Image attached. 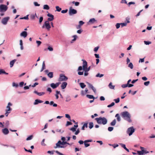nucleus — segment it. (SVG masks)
Instances as JSON below:
<instances>
[{
	"mask_svg": "<svg viewBox=\"0 0 155 155\" xmlns=\"http://www.w3.org/2000/svg\"><path fill=\"white\" fill-rule=\"evenodd\" d=\"M84 71V76H87L88 74V73L87 72L88 71H87L86 70Z\"/></svg>",
	"mask_w": 155,
	"mask_h": 155,
	"instance_id": "nucleus-62",
	"label": "nucleus"
},
{
	"mask_svg": "<svg viewBox=\"0 0 155 155\" xmlns=\"http://www.w3.org/2000/svg\"><path fill=\"white\" fill-rule=\"evenodd\" d=\"M61 145V141L59 140L58 141V143H56V146L54 147L55 149L57 148L58 147L59 148H64V147L63 146Z\"/></svg>",
	"mask_w": 155,
	"mask_h": 155,
	"instance_id": "nucleus-10",
	"label": "nucleus"
},
{
	"mask_svg": "<svg viewBox=\"0 0 155 155\" xmlns=\"http://www.w3.org/2000/svg\"><path fill=\"white\" fill-rule=\"evenodd\" d=\"M82 61H83V70H84L86 67L87 66V62L84 60H82Z\"/></svg>",
	"mask_w": 155,
	"mask_h": 155,
	"instance_id": "nucleus-15",
	"label": "nucleus"
},
{
	"mask_svg": "<svg viewBox=\"0 0 155 155\" xmlns=\"http://www.w3.org/2000/svg\"><path fill=\"white\" fill-rule=\"evenodd\" d=\"M32 137H33L32 135H30L29 137H28L26 139V140H31L32 139Z\"/></svg>",
	"mask_w": 155,
	"mask_h": 155,
	"instance_id": "nucleus-47",
	"label": "nucleus"
},
{
	"mask_svg": "<svg viewBox=\"0 0 155 155\" xmlns=\"http://www.w3.org/2000/svg\"><path fill=\"white\" fill-rule=\"evenodd\" d=\"M114 128L112 127H109L108 128V130L109 131H111L113 130Z\"/></svg>",
	"mask_w": 155,
	"mask_h": 155,
	"instance_id": "nucleus-48",
	"label": "nucleus"
},
{
	"mask_svg": "<svg viewBox=\"0 0 155 155\" xmlns=\"http://www.w3.org/2000/svg\"><path fill=\"white\" fill-rule=\"evenodd\" d=\"M77 13V11L74 9H72L71 8L69 11V15H71L73 14H75Z\"/></svg>",
	"mask_w": 155,
	"mask_h": 155,
	"instance_id": "nucleus-8",
	"label": "nucleus"
},
{
	"mask_svg": "<svg viewBox=\"0 0 155 155\" xmlns=\"http://www.w3.org/2000/svg\"><path fill=\"white\" fill-rule=\"evenodd\" d=\"M43 102L42 101L39 100L38 99H36L35 100V101L34 103V105H36L38 104V103H42Z\"/></svg>",
	"mask_w": 155,
	"mask_h": 155,
	"instance_id": "nucleus-21",
	"label": "nucleus"
},
{
	"mask_svg": "<svg viewBox=\"0 0 155 155\" xmlns=\"http://www.w3.org/2000/svg\"><path fill=\"white\" fill-rule=\"evenodd\" d=\"M12 86L13 87H18V85L17 84H16L15 82H13L12 83Z\"/></svg>",
	"mask_w": 155,
	"mask_h": 155,
	"instance_id": "nucleus-43",
	"label": "nucleus"
},
{
	"mask_svg": "<svg viewBox=\"0 0 155 155\" xmlns=\"http://www.w3.org/2000/svg\"><path fill=\"white\" fill-rule=\"evenodd\" d=\"M60 84L61 83L60 82L56 83L55 84L52 83L50 84V86L52 88L54 89L58 87Z\"/></svg>",
	"mask_w": 155,
	"mask_h": 155,
	"instance_id": "nucleus-9",
	"label": "nucleus"
},
{
	"mask_svg": "<svg viewBox=\"0 0 155 155\" xmlns=\"http://www.w3.org/2000/svg\"><path fill=\"white\" fill-rule=\"evenodd\" d=\"M115 104V103L114 102H112L110 104H109L107 106V107H111L113 106H114Z\"/></svg>",
	"mask_w": 155,
	"mask_h": 155,
	"instance_id": "nucleus-46",
	"label": "nucleus"
},
{
	"mask_svg": "<svg viewBox=\"0 0 155 155\" xmlns=\"http://www.w3.org/2000/svg\"><path fill=\"white\" fill-rule=\"evenodd\" d=\"M12 106V104L10 102H9L8 103V105L6 107V109L5 110L6 113L5 114V115L7 117L9 113L11 112L12 110V109L10 107V106Z\"/></svg>",
	"mask_w": 155,
	"mask_h": 155,
	"instance_id": "nucleus-3",
	"label": "nucleus"
},
{
	"mask_svg": "<svg viewBox=\"0 0 155 155\" xmlns=\"http://www.w3.org/2000/svg\"><path fill=\"white\" fill-rule=\"evenodd\" d=\"M86 97L89 99H94V97L92 95L87 94L86 95Z\"/></svg>",
	"mask_w": 155,
	"mask_h": 155,
	"instance_id": "nucleus-34",
	"label": "nucleus"
},
{
	"mask_svg": "<svg viewBox=\"0 0 155 155\" xmlns=\"http://www.w3.org/2000/svg\"><path fill=\"white\" fill-rule=\"evenodd\" d=\"M8 9V7L5 5H0V12L3 11L5 12Z\"/></svg>",
	"mask_w": 155,
	"mask_h": 155,
	"instance_id": "nucleus-7",
	"label": "nucleus"
},
{
	"mask_svg": "<svg viewBox=\"0 0 155 155\" xmlns=\"http://www.w3.org/2000/svg\"><path fill=\"white\" fill-rule=\"evenodd\" d=\"M61 143L62 145H64V144H67V143H68V142H67L66 141H63L62 142L61 141Z\"/></svg>",
	"mask_w": 155,
	"mask_h": 155,
	"instance_id": "nucleus-60",
	"label": "nucleus"
},
{
	"mask_svg": "<svg viewBox=\"0 0 155 155\" xmlns=\"http://www.w3.org/2000/svg\"><path fill=\"white\" fill-rule=\"evenodd\" d=\"M16 59H14L12 61H11L10 62V67L11 68H12L15 62L16 61Z\"/></svg>",
	"mask_w": 155,
	"mask_h": 155,
	"instance_id": "nucleus-23",
	"label": "nucleus"
},
{
	"mask_svg": "<svg viewBox=\"0 0 155 155\" xmlns=\"http://www.w3.org/2000/svg\"><path fill=\"white\" fill-rule=\"evenodd\" d=\"M68 11V10L67 9H66L65 10H62L61 11V12L62 13H65L67 12Z\"/></svg>",
	"mask_w": 155,
	"mask_h": 155,
	"instance_id": "nucleus-55",
	"label": "nucleus"
},
{
	"mask_svg": "<svg viewBox=\"0 0 155 155\" xmlns=\"http://www.w3.org/2000/svg\"><path fill=\"white\" fill-rule=\"evenodd\" d=\"M50 8L48 5H44L43 9L47 10H48Z\"/></svg>",
	"mask_w": 155,
	"mask_h": 155,
	"instance_id": "nucleus-31",
	"label": "nucleus"
},
{
	"mask_svg": "<svg viewBox=\"0 0 155 155\" xmlns=\"http://www.w3.org/2000/svg\"><path fill=\"white\" fill-rule=\"evenodd\" d=\"M109 87L111 89H114V86L112 85V83L111 82H110L109 84Z\"/></svg>",
	"mask_w": 155,
	"mask_h": 155,
	"instance_id": "nucleus-32",
	"label": "nucleus"
},
{
	"mask_svg": "<svg viewBox=\"0 0 155 155\" xmlns=\"http://www.w3.org/2000/svg\"><path fill=\"white\" fill-rule=\"evenodd\" d=\"M94 126L93 123L92 122H91L89 123V128L90 129H91Z\"/></svg>",
	"mask_w": 155,
	"mask_h": 155,
	"instance_id": "nucleus-37",
	"label": "nucleus"
},
{
	"mask_svg": "<svg viewBox=\"0 0 155 155\" xmlns=\"http://www.w3.org/2000/svg\"><path fill=\"white\" fill-rule=\"evenodd\" d=\"M84 23L82 21H79V25H80L81 26L83 25L84 24Z\"/></svg>",
	"mask_w": 155,
	"mask_h": 155,
	"instance_id": "nucleus-54",
	"label": "nucleus"
},
{
	"mask_svg": "<svg viewBox=\"0 0 155 155\" xmlns=\"http://www.w3.org/2000/svg\"><path fill=\"white\" fill-rule=\"evenodd\" d=\"M70 130L74 132L76 131V129L74 127H72L70 129Z\"/></svg>",
	"mask_w": 155,
	"mask_h": 155,
	"instance_id": "nucleus-56",
	"label": "nucleus"
},
{
	"mask_svg": "<svg viewBox=\"0 0 155 155\" xmlns=\"http://www.w3.org/2000/svg\"><path fill=\"white\" fill-rule=\"evenodd\" d=\"M47 91H49L50 93H51L52 91L50 87H48L47 89Z\"/></svg>",
	"mask_w": 155,
	"mask_h": 155,
	"instance_id": "nucleus-64",
	"label": "nucleus"
},
{
	"mask_svg": "<svg viewBox=\"0 0 155 155\" xmlns=\"http://www.w3.org/2000/svg\"><path fill=\"white\" fill-rule=\"evenodd\" d=\"M80 85L81 87L82 88H84L86 86V85L83 83H81L80 84Z\"/></svg>",
	"mask_w": 155,
	"mask_h": 155,
	"instance_id": "nucleus-36",
	"label": "nucleus"
},
{
	"mask_svg": "<svg viewBox=\"0 0 155 155\" xmlns=\"http://www.w3.org/2000/svg\"><path fill=\"white\" fill-rule=\"evenodd\" d=\"M121 114L122 117L125 120H127L129 122H131L130 115L127 111L122 112Z\"/></svg>",
	"mask_w": 155,
	"mask_h": 155,
	"instance_id": "nucleus-1",
	"label": "nucleus"
},
{
	"mask_svg": "<svg viewBox=\"0 0 155 155\" xmlns=\"http://www.w3.org/2000/svg\"><path fill=\"white\" fill-rule=\"evenodd\" d=\"M68 79V78L64 74H61L60 75V77L59 79V81H67Z\"/></svg>",
	"mask_w": 155,
	"mask_h": 155,
	"instance_id": "nucleus-6",
	"label": "nucleus"
},
{
	"mask_svg": "<svg viewBox=\"0 0 155 155\" xmlns=\"http://www.w3.org/2000/svg\"><path fill=\"white\" fill-rule=\"evenodd\" d=\"M34 93L37 94L39 96H41L45 94V93L44 92H38L37 91H34Z\"/></svg>",
	"mask_w": 155,
	"mask_h": 155,
	"instance_id": "nucleus-19",
	"label": "nucleus"
},
{
	"mask_svg": "<svg viewBox=\"0 0 155 155\" xmlns=\"http://www.w3.org/2000/svg\"><path fill=\"white\" fill-rule=\"evenodd\" d=\"M120 24L121 26H122V27H123L124 26H126L127 25V23H121Z\"/></svg>",
	"mask_w": 155,
	"mask_h": 155,
	"instance_id": "nucleus-57",
	"label": "nucleus"
},
{
	"mask_svg": "<svg viewBox=\"0 0 155 155\" xmlns=\"http://www.w3.org/2000/svg\"><path fill=\"white\" fill-rule=\"evenodd\" d=\"M35 17H37L36 14H35V15L31 14L30 15V18L31 20H33L35 19Z\"/></svg>",
	"mask_w": 155,
	"mask_h": 155,
	"instance_id": "nucleus-22",
	"label": "nucleus"
},
{
	"mask_svg": "<svg viewBox=\"0 0 155 155\" xmlns=\"http://www.w3.org/2000/svg\"><path fill=\"white\" fill-rule=\"evenodd\" d=\"M120 145H121V147H123L124 149H125L128 152H129V150L127 149L125 146V145L124 144L121 143Z\"/></svg>",
	"mask_w": 155,
	"mask_h": 155,
	"instance_id": "nucleus-26",
	"label": "nucleus"
},
{
	"mask_svg": "<svg viewBox=\"0 0 155 155\" xmlns=\"http://www.w3.org/2000/svg\"><path fill=\"white\" fill-rule=\"evenodd\" d=\"M49 21H46L44 22V24L43 25L42 27V28H45L48 31H49L50 28H51V26L50 24Z\"/></svg>",
	"mask_w": 155,
	"mask_h": 155,
	"instance_id": "nucleus-4",
	"label": "nucleus"
},
{
	"mask_svg": "<svg viewBox=\"0 0 155 155\" xmlns=\"http://www.w3.org/2000/svg\"><path fill=\"white\" fill-rule=\"evenodd\" d=\"M31 86V85H29V86H25L24 87V88L25 90L28 89L29 88V87H30Z\"/></svg>",
	"mask_w": 155,
	"mask_h": 155,
	"instance_id": "nucleus-58",
	"label": "nucleus"
},
{
	"mask_svg": "<svg viewBox=\"0 0 155 155\" xmlns=\"http://www.w3.org/2000/svg\"><path fill=\"white\" fill-rule=\"evenodd\" d=\"M43 19V18L42 16L39 19V23L40 24H41L42 21Z\"/></svg>",
	"mask_w": 155,
	"mask_h": 155,
	"instance_id": "nucleus-42",
	"label": "nucleus"
},
{
	"mask_svg": "<svg viewBox=\"0 0 155 155\" xmlns=\"http://www.w3.org/2000/svg\"><path fill=\"white\" fill-rule=\"evenodd\" d=\"M103 74H100V73H98L96 76V77H99L100 78L104 76Z\"/></svg>",
	"mask_w": 155,
	"mask_h": 155,
	"instance_id": "nucleus-41",
	"label": "nucleus"
},
{
	"mask_svg": "<svg viewBox=\"0 0 155 155\" xmlns=\"http://www.w3.org/2000/svg\"><path fill=\"white\" fill-rule=\"evenodd\" d=\"M5 74L7 75L8 74V73L6 72L5 71H4L3 69H0V74Z\"/></svg>",
	"mask_w": 155,
	"mask_h": 155,
	"instance_id": "nucleus-30",
	"label": "nucleus"
},
{
	"mask_svg": "<svg viewBox=\"0 0 155 155\" xmlns=\"http://www.w3.org/2000/svg\"><path fill=\"white\" fill-rule=\"evenodd\" d=\"M116 123V120L115 119H114L113 121L110 123V124L111 126H114Z\"/></svg>",
	"mask_w": 155,
	"mask_h": 155,
	"instance_id": "nucleus-33",
	"label": "nucleus"
},
{
	"mask_svg": "<svg viewBox=\"0 0 155 155\" xmlns=\"http://www.w3.org/2000/svg\"><path fill=\"white\" fill-rule=\"evenodd\" d=\"M71 100V99L70 97L69 96H67L66 98V100L65 101L66 102H69Z\"/></svg>",
	"mask_w": 155,
	"mask_h": 155,
	"instance_id": "nucleus-35",
	"label": "nucleus"
},
{
	"mask_svg": "<svg viewBox=\"0 0 155 155\" xmlns=\"http://www.w3.org/2000/svg\"><path fill=\"white\" fill-rule=\"evenodd\" d=\"M128 67L131 69H132L133 68V65L132 63L131 62L128 65Z\"/></svg>",
	"mask_w": 155,
	"mask_h": 155,
	"instance_id": "nucleus-40",
	"label": "nucleus"
},
{
	"mask_svg": "<svg viewBox=\"0 0 155 155\" xmlns=\"http://www.w3.org/2000/svg\"><path fill=\"white\" fill-rule=\"evenodd\" d=\"M90 67H91L90 66H89L88 68H87V67H86V68H85V69L84 70H83L84 71H89L90 69Z\"/></svg>",
	"mask_w": 155,
	"mask_h": 155,
	"instance_id": "nucleus-50",
	"label": "nucleus"
},
{
	"mask_svg": "<svg viewBox=\"0 0 155 155\" xmlns=\"http://www.w3.org/2000/svg\"><path fill=\"white\" fill-rule=\"evenodd\" d=\"M49 104L51 105H53V107H56L57 106V104H56L54 103V102L53 101H51Z\"/></svg>",
	"mask_w": 155,
	"mask_h": 155,
	"instance_id": "nucleus-29",
	"label": "nucleus"
},
{
	"mask_svg": "<svg viewBox=\"0 0 155 155\" xmlns=\"http://www.w3.org/2000/svg\"><path fill=\"white\" fill-rule=\"evenodd\" d=\"M120 24L119 23H117L116 25V26L117 29L119 28L120 27Z\"/></svg>",
	"mask_w": 155,
	"mask_h": 155,
	"instance_id": "nucleus-52",
	"label": "nucleus"
},
{
	"mask_svg": "<svg viewBox=\"0 0 155 155\" xmlns=\"http://www.w3.org/2000/svg\"><path fill=\"white\" fill-rule=\"evenodd\" d=\"M128 84H123L122 85L121 87L123 88H125L128 87Z\"/></svg>",
	"mask_w": 155,
	"mask_h": 155,
	"instance_id": "nucleus-53",
	"label": "nucleus"
},
{
	"mask_svg": "<svg viewBox=\"0 0 155 155\" xmlns=\"http://www.w3.org/2000/svg\"><path fill=\"white\" fill-rule=\"evenodd\" d=\"M48 76L50 78H52L53 77V73L50 72L47 74Z\"/></svg>",
	"mask_w": 155,
	"mask_h": 155,
	"instance_id": "nucleus-25",
	"label": "nucleus"
},
{
	"mask_svg": "<svg viewBox=\"0 0 155 155\" xmlns=\"http://www.w3.org/2000/svg\"><path fill=\"white\" fill-rule=\"evenodd\" d=\"M97 123L99 124H106L107 122V119L104 117H100L95 119Z\"/></svg>",
	"mask_w": 155,
	"mask_h": 155,
	"instance_id": "nucleus-2",
	"label": "nucleus"
},
{
	"mask_svg": "<svg viewBox=\"0 0 155 155\" xmlns=\"http://www.w3.org/2000/svg\"><path fill=\"white\" fill-rule=\"evenodd\" d=\"M67 85V83L66 82H64L62 83L61 87L62 89L65 88Z\"/></svg>",
	"mask_w": 155,
	"mask_h": 155,
	"instance_id": "nucleus-17",
	"label": "nucleus"
},
{
	"mask_svg": "<svg viewBox=\"0 0 155 155\" xmlns=\"http://www.w3.org/2000/svg\"><path fill=\"white\" fill-rule=\"evenodd\" d=\"M28 15H26V16L24 17L23 18H20V19H25L26 20H28Z\"/></svg>",
	"mask_w": 155,
	"mask_h": 155,
	"instance_id": "nucleus-44",
	"label": "nucleus"
},
{
	"mask_svg": "<svg viewBox=\"0 0 155 155\" xmlns=\"http://www.w3.org/2000/svg\"><path fill=\"white\" fill-rule=\"evenodd\" d=\"M96 21L95 20V18H92L89 21V22L91 24H93L96 22Z\"/></svg>",
	"mask_w": 155,
	"mask_h": 155,
	"instance_id": "nucleus-24",
	"label": "nucleus"
},
{
	"mask_svg": "<svg viewBox=\"0 0 155 155\" xmlns=\"http://www.w3.org/2000/svg\"><path fill=\"white\" fill-rule=\"evenodd\" d=\"M20 35L23 37L24 38H26L27 35V32L26 31H23L21 33Z\"/></svg>",
	"mask_w": 155,
	"mask_h": 155,
	"instance_id": "nucleus-18",
	"label": "nucleus"
},
{
	"mask_svg": "<svg viewBox=\"0 0 155 155\" xmlns=\"http://www.w3.org/2000/svg\"><path fill=\"white\" fill-rule=\"evenodd\" d=\"M65 117L66 118H68L70 121H71V119L70 116L68 114H67L65 115Z\"/></svg>",
	"mask_w": 155,
	"mask_h": 155,
	"instance_id": "nucleus-38",
	"label": "nucleus"
},
{
	"mask_svg": "<svg viewBox=\"0 0 155 155\" xmlns=\"http://www.w3.org/2000/svg\"><path fill=\"white\" fill-rule=\"evenodd\" d=\"M114 101H115L116 103H117L120 101V99L119 98H117L116 99H115Z\"/></svg>",
	"mask_w": 155,
	"mask_h": 155,
	"instance_id": "nucleus-45",
	"label": "nucleus"
},
{
	"mask_svg": "<svg viewBox=\"0 0 155 155\" xmlns=\"http://www.w3.org/2000/svg\"><path fill=\"white\" fill-rule=\"evenodd\" d=\"M135 131V129L133 127H131L128 128L127 132L129 134V136H131L133 133Z\"/></svg>",
	"mask_w": 155,
	"mask_h": 155,
	"instance_id": "nucleus-5",
	"label": "nucleus"
},
{
	"mask_svg": "<svg viewBox=\"0 0 155 155\" xmlns=\"http://www.w3.org/2000/svg\"><path fill=\"white\" fill-rule=\"evenodd\" d=\"M55 8L56 11L58 12H60L61 10V8H60L58 6H56Z\"/></svg>",
	"mask_w": 155,
	"mask_h": 155,
	"instance_id": "nucleus-39",
	"label": "nucleus"
},
{
	"mask_svg": "<svg viewBox=\"0 0 155 155\" xmlns=\"http://www.w3.org/2000/svg\"><path fill=\"white\" fill-rule=\"evenodd\" d=\"M47 153H48L50 154H54L53 151H48L47 152Z\"/></svg>",
	"mask_w": 155,
	"mask_h": 155,
	"instance_id": "nucleus-63",
	"label": "nucleus"
},
{
	"mask_svg": "<svg viewBox=\"0 0 155 155\" xmlns=\"http://www.w3.org/2000/svg\"><path fill=\"white\" fill-rule=\"evenodd\" d=\"M137 153L139 155H142L143 154V153L145 152V150H142L141 151H137Z\"/></svg>",
	"mask_w": 155,
	"mask_h": 155,
	"instance_id": "nucleus-20",
	"label": "nucleus"
},
{
	"mask_svg": "<svg viewBox=\"0 0 155 155\" xmlns=\"http://www.w3.org/2000/svg\"><path fill=\"white\" fill-rule=\"evenodd\" d=\"M45 62L44 61L42 65V68H41L40 71L41 72L42 71L44 70L45 69Z\"/></svg>",
	"mask_w": 155,
	"mask_h": 155,
	"instance_id": "nucleus-28",
	"label": "nucleus"
},
{
	"mask_svg": "<svg viewBox=\"0 0 155 155\" xmlns=\"http://www.w3.org/2000/svg\"><path fill=\"white\" fill-rule=\"evenodd\" d=\"M115 117H117V120L119 122L120 121V118L118 114H116Z\"/></svg>",
	"mask_w": 155,
	"mask_h": 155,
	"instance_id": "nucleus-27",
	"label": "nucleus"
},
{
	"mask_svg": "<svg viewBox=\"0 0 155 155\" xmlns=\"http://www.w3.org/2000/svg\"><path fill=\"white\" fill-rule=\"evenodd\" d=\"M87 85H88V87L89 88H91L92 90L94 92V93H96V89L93 86V85L88 83V82H87Z\"/></svg>",
	"mask_w": 155,
	"mask_h": 155,
	"instance_id": "nucleus-12",
	"label": "nucleus"
},
{
	"mask_svg": "<svg viewBox=\"0 0 155 155\" xmlns=\"http://www.w3.org/2000/svg\"><path fill=\"white\" fill-rule=\"evenodd\" d=\"M9 19V17H6L3 18L2 20V23L4 25L6 24Z\"/></svg>",
	"mask_w": 155,
	"mask_h": 155,
	"instance_id": "nucleus-13",
	"label": "nucleus"
},
{
	"mask_svg": "<svg viewBox=\"0 0 155 155\" xmlns=\"http://www.w3.org/2000/svg\"><path fill=\"white\" fill-rule=\"evenodd\" d=\"M98 48H99L98 47H95L94 49V51L95 52H97V51L98 50Z\"/></svg>",
	"mask_w": 155,
	"mask_h": 155,
	"instance_id": "nucleus-59",
	"label": "nucleus"
},
{
	"mask_svg": "<svg viewBox=\"0 0 155 155\" xmlns=\"http://www.w3.org/2000/svg\"><path fill=\"white\" fill-rule=\"evenodd\" d=\"M71 124H72V123L71 122L68 121L67 122V124L66 125V126H68L69 125H71Z\"/></svg>",
	"mask_w": 155,
	"mask_h": 155,
	"instance_id": "nucleus-49",
	"label": "nucleus"
},
{
	"mask_svg": "<svg viewBox=\"0 0 155 155\" xmlns=\"http://www.w3.org/2000/svg\"><path fill=\"white\" fill-rule=\"evenodd\" d=\"M5 125L6 127H8L9 125V122L8 120H7L5 123Z\"/></svg>",
	"mask_w": 155,
	"mask_h": 155,
	"instance_id": "nucleus-61",
	"label": "nucleus"
},
{
	"mask_svg": "<svg viewBox=\"0 0 155 155\" xmlns=\"http://www.w3.org/2000/svg\"><path fill=\"white\" fill-rule=\"evenodd\" d=\"M92 141V140H86L84 141V144L85 146V147H87L90 146V144L89 143H87L89 142H91Z\"/></svg>",
	"mask_w": 155,
	"mask_h": 155,
	"instance_id": "nucleus-14",
	"label": "nucleus"
},
{
	"mask_svg": "<svg viewBox=\"0 0 155 155\" xmlns=\"http://www.w3.org/2000/svg\"><path fill=\"white\" fill-rule=\"evenodd\" d=\"M36 42L38 45V46H39L41 44V42L39 41H36Z\"/></svg>",
	"mask_w": 155,
	"mask_h": 155,
	"instance_id": "nucleus-51",
	"label": "nucleus"
},
{
	"mask_svg": "<svg viewBox=\"0 0 155 155\" xmlns=\"http://www.w3.org/2000/svg\"><path fill=\"white\" fill-rule=\"evenodd\" d=\"M2 132L5 135L8 134L9 132V130L7 128H4L2 130Z\"/></svg>",
	"mask_w": 155,
	"mask_h": 155,
	"instance_id": "nucleus-16",
	"label": "nucleus"
},
{
	"mask_svg": "<svg viewBox=\"0 0 155 155\" xmlns=\"http://www.w3.org/2000/svg\"><path fill=\"white\" fill-rule=\"evenodd\" d=\"M47 16L48 17H49L50 18H48L47 21H53L54 19V15H52L51 14H50V13H48L47 15Z\"/></svg>",
	"mask_w": 155,
	"mask_h": 155,
	"instance_id": "nucleus-11",
	"label": "nucleus"
}]
</instances>
